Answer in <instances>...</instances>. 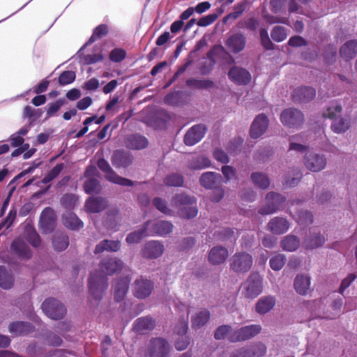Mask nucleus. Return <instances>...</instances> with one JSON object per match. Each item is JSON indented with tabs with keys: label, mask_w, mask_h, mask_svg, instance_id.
Instances as JSON below:
<instances>
[{
	"label": "nucleus",
	"mask_w": 357,
	"mask_h": 357,
	"mask_svg": "<svg viewBox=\"0 0 357 357\" xmlns=\"http://www.w3.org/2000/svg\"><path fill=\"white\" fill-rule=\"evenodd\" d=\"M229 77L238 84H247L251 79V75L246 70L234 67L229 72Z\"/></svg>",
	"instance_id": "obj_20"
},
{
	"label": "nucleus",
	"mask_w": 357,
	"mask_h": 357,
	"mask_svg": "<svg viewBox=\"0 0 357 357\" xmlns=\"http://www.w3.org/2000/svg\"><path fill=\"white\" fill-rule=\"evenodd\" d=\"M108 32V28L105 24H101L98 26H97L94 31L93 35L89 39L90 43H93L96 41L98 38L105 36Z\"/></svg>",
	"instance_id": "obj_53"
},
{
	"label": "nucleus",
	"mask_w": 357,
	"mask_h": 357,
	"mask_svg": "<svg viewBox=\"0 0 357 357\" xmlns=\"http://www.w3.org/2000/svg\"><path fill=\"white\" fill-rule=\"evenodd\" d=\"M154 326L153 320L149 317L139 318L135 322L134 328L138 333H144L146 330H150Z\"/></svg>",
	"instance_id": "obj_39"
},
{
	"label": "nucleus",
	"mask_w": 357,
	"mask_h": 357,
	"mask_svg": "<svg viewBox=\"0 0 357 357\" xmlns=\"http://www.w3.org/2000/svg\"><path fill=\"white\" fill-rule=\"evenodd\" d=\"M13 284V278L7 270L0 266V287L3 289H9Z\"/></svg>",
	"instance_id": "obj_42"
},
{
	"label": "nucleus",
	"mask_w": 357,
	"mask_h": 357,
	"mask_svg": "<svg viewBox=\"0 0 357 357\" xmlns=\"http://www.w3.org/2000/svg\"><path fill=\"white\" fill-rule=\"evenodd\" d=\"M11 249L13 253L21 259H27L31 256L29 248L20 238H17L13 242Z\"/></svg>",
	"instance_id": "obj_22"
},
{
	"label": "nucleus",
	"mask_w": 357,
	"mask_h": 357,
	"mask_svg": "<svg viewBox=\"0 0 357 357\" xmlns=\"http://www.w3.org/2000/svg\"><path fill=\"white\" fill-rule=\"evenodd\" d=\"M268 227L273 233L280 234L289 229V223L283 218H275L270 221Z\"/></svg>",
	"instance_id": "obj_26"
},
{
	"label": "nucleus",
	"mask_w": 357,
	"mask_h": 357,
	"mask_svg": "<svg viewBox=\"0 0 357 357\" xmlns=\"http://www.w3.org/2000/svg\"><path fill=\"white\" fill-rule=\"evenodd\" d=\"M42 310L47 316L52 319H59L66 313L64 306L56 299L47 298L42 304Z\"/></svg>",
	"instance_id": "obj_5"
},
{
	"label": "nucleus",
	"mask_w": 357,
	"mask_h": 357,
	"mask_svg": "<svg viewBox=\"0 0 357 357\" xmlns=\"http://www.w3.org/2000/svg\"><path fill=\"white\" fill-rule=\"evenodd\" d=\"M126 55V53L124 50L115 48L110 52L109 58L114 62H120L125 59Z\"/></svg>",
	"instance_id": "obj_57"
},
{
	"label": "nucleus",
	"mask_w": 357,
	"mask_h": 357,
	"mask_svg": "<svg viewBox=\"0 0 357 357\" xmlns=\"http://www.w3.org/2000/svg\"><path fill=\"white\" fill-rule=\"evenodd\" d=\"M262 45L268 50L272 48V43L269 39L268 31L265 29H261L259 31Z\"/></svg>",
	"instance_id": "obj_61"
},
{
	"label": "nucleus",
	"mask_w": 357,
	"mask_h": 357,
	"mask_svg": "<svg viewBox=\"0 0 357 357\" xmlns=\"http://www.w3.org/2000/svg\"><path fill=\"white\" fill-rule=\"evenodd\" d=\"M213 156L217 161L221 163H227L229 162L227 155L221 149H216L214 151Z\"/></svg>",
	"instance_id": "obj_62"
},
{
	"label": "nucleus",
	"mask_w": 357,
	"mask_h": 357,
	"mask_svg": "<svg viewBox=\"0 0 357 357\" xmlns=\"http://www.w3.org/2000/svg\"><path fill=\"white\" fill-rule=\"evenodd\" d=\"M245 38L242 34H235L227 41L228 47L234 52H238L245 47Z\"/></svg>",
	"instance_id": "obj_29"
},
{
	"label": "nucleus",
	"mask_w": 357,
	"mask_h": 357,
	"mask_svg": "<svg viewBox=\"0 0 357 357\" xmlns=\"http://www.w3.org/2000/svg\"><path fill=\"white\" fill-rule=\"evenodd\" d=\"M120 248V243L118 241L105 240L97 245L95 252L100 253L105 250L116 252Z\"/></svg>",
	"instance_id": "obj_38"
},
{
	"label": "nucleus",
	"mask_w": 357,
	"mask_h": 357,
	"mask_svg": "<svg viewBox=\"0 0 357 357\" xmlns=\"http://www.w3.org/2000/svg\"><path fill=\"white\" fill-rule=\"evenodd\" d=\"M305 137L299 134L292 136L289 139V150L303 153L307 149L305 144Z\"/></svg>",
	"instance_id": "obj_28"
},
{
	"label": "nucleus",
	"mask_w": 357,
	"mask_h": 357,
	"mask_svg": "<svg viewBox=\"0 0 357 357\" xmlns=\"http://www.w3.org/2000/svg\"><path fill=\"white\" fill-rule=\"evenodd\" d=\"M268 120L266 116L261 114L258 115L254 120L250 128V137L257 139L261 137L267 130Z\"/></svg>",
	"instance_id": "obj_13"
},
{
	"label": "nucleus",
	"mask_w": 357,
	"mask_h": 357,
	"mask_svg": "<svg viewBox=\"0 0 357 357\" xmlns=\"http://www.w3.org/2000/svg\"><path fill=\"white\" fill-rule=\"evenodd\" d=\"M75 79V73L73 71H65L60 75L59 82L61 85H66L72 83Z\"/></svg>",
	"instance_id": "obj_55"
},
{
	"label": "nucleus",
	"mask_w": 357,
	"mask_h": 357,
	"mask_svg": "<svg viewBox=\"0 0 357 357\" xmlns=\"http://www.w3.org/2000/svg\"><path fill=\"white\" fill-rule=\"evenodd\" d=\"M280 120L285 126L297 127L303 123V115L297 109H287L281 114Z\"/></svg>",
	"instance_id": "obj_10"
},
{
	"label": "nucleus",
	"mask_w": 357,
	"mask_h": 357,
	"mask_svg": "<svg viewBox=\"0 0 357 357\" xmlns=\"http://www.w3.org/2000/svg\"><path fill=\"white\" fill-rule=\"evenodd\" d=\"M77 198L74 195H66L62 197V204L68 208L74 207L77 203Z\"/></svg>",
	"instance_id": "obj_60"
},
{
	"label": "nucleus",
	"mask_w": 357,
	"mask_h": 357,
	"mask_svg": "<svg viewBox=\"0 0 357 357\" xmlns=\"http://www.w3.org/2000/svg\"><path fill=\"white\" fill-rule=\"evenodd\" d=\"M356 275L355 274H349L346 278H344L341 283L340 287V293L342 294L344 291L350 286V284L356 279Z\"/></svg>",
	"instance_id": "obj_63"
},
{
	"label": "nucleus",
	"mask_w": 357,
	"mask_h": 357,
	"mask_svg": "<svg viewBox=\"0 0 357 357\" xmlns=\"http://www.w3.org/2000/svg\"><path fill=\"white\" fill-rule=\"evenodd\" d=\"M263 290L262 278L258 273H252L241 285V294L248 298H255Z\"/></svg>",
	"instance_id": "obj_3"
},
{
	"label": "nucleus",
	"mask_w": 357,
	"mask_h": 357,
	"mask_svg": "<svg viewBox=\"0 0 357 357\" xmlns=\"http://www.w3.org/2000/svg\"><path fill=\"white\" fill-rule=\"evenodd\" d=\"M195 199L185 195H176L173 200L174 209L166 206L165 202L160 198L153 199L154 206L162 213L172 215L177 213L183 218H192L197 215V209Z\"/></svg>",
	"instance_id": "obj_1"
},
{
	"label": "nucleus",
	"mask_w": 357,
	"mask_h": 357,
	"mask_svg": "<svg viewBox=\"0 0 357 357\" xmlns=\"http://www.w3.org/2000/svg\"><path fill=\"white\" fill-rule=\"evenodd\" d=\"M220 179V176L214 172H205L200 178V183L206 188H213Z\"/></svg>",
	"instance_id": "obj_33"
},
{
	"label": "nucleus",
	"mask_w": 357,
	"mask_h": 357,
	"mask_svg": "<svg viewBox=\"0 0 357 357\" xmlns=\"http://www.w3.org/2000/svg\"><path fill=\"white\" fill-rule=\"evenodd\" d=\"M342 107L337 103H333L324 114V116L333 119V121L331 125V129L336 133H342L349 128V122L347 119L340 118L337 116L341 112Z\"/></svg>",
	"instance_id": "obj_4"
},
{
	"label": "nucleus",
	"mask_w": 357,
	"mask_h": 357,
	"mask_svg": "<svg viewBox=\"0 0 357 357\" xmlns=\"http://www.w3.org/2000/svg\"><path fill=\"white\" fill-rule=\"evenodd\" d=\"M284 198L279 194L270 192L266 197V206L260 209L262 214H271L280 209Z\"/></svg>",
	"instance_id": "obj_12"
},
{
	"label": "nucleus",
	"mask_w": 357,
	"mask_h": 357,
	"mask_svg": "<svg viewBox=\"0 0 357 357\" xmlns=\"http://www.w3.org/2000/svg\"><path fill=\"white\" fill-rule=\"evenodd\" d=\"M64 101L63 100H58L55 102L49 105V107L47 111V117L54 116L63 105Z\"/></svg>",
	"instance_id": "obj_59"
},
{
	"label": "nucleus",
	"mask_w": 357,
	"mask_h": 357,
	"mask_svg": "<svg viewBox=\"0 0 357 357\" xmlns=\"http://www.w3.org/2000/svg\"><path fill=\"white\" fill-rule=\"evenodd\" d=\"M275 302V298L273 296H263L258 300L256 304V311L261 314H266L273 308Z\"/></svg>",
	"instance_id": "obj_23"
},
{
	"label": "nucleus",
	"mask_w": 357,
	"mask_h": 357,
	"mask_svg": "<svg viewBox=\"0 0 357 357\" xmlns=\"http://www.w3.org/2000/svg\"><path fill=\"white\" fill-rule=\"evenodd\" d=\"M211 165L210 160L206 157L201 156L197 158L194 161H192L190 167L193 169H202L207 167H209Z\"/></svg>",
	"instance_id": "obj_47"
},
{
	"label": "nucleus",
	"mask_w": 357,
	"mask_h": 357,
	"mask_svg": "<svg viewBox=\"0 0 357 357\" xmlns=\"http://www.w3.org/2000/svg\"><path fill=\"white\" fill-rule=\"evenodd\" d=\"M252 182L259 188L266 189L270 185V181L268 176L262 173H253L251 176Z\"/></svg>",
	"instance_id": "obj_43"
},
{
	"label": "nucleus",
	"mask_w": 357,
	"mask_h": 357,
	"mask_svg": "<svg viewBox=\"0 0 357 357\" xmlns=\"http://www.w3.org/2000/svg\"><path fill=\"white\" fill-rule=\"evenodd\" d=\"M165 250L164 245L158 241H151L145 244L142 250V255L149 259H155L160 257Z\"/></svg>",
	"instance_id": "obj_15"
},
{
	"label": "nucleus",
	"mask_w": 357,
	"mask_h": 357,
	"mask_svg": "<svg viewBox=\"0 0 357 357\" xmlns=\"http://www.w3.org/2000/svg\"><path fill=\"white\" fill-rule=\"evenodd\" d=\"M130 279L124 278L118 281L114 287V298L117 301H121L126 294L128 289Z\"/></svg>",
	"instance_id": "obj_32"
},
{
	"label": "nucleus",
	"mask_w": 357,
	"mask_h": 357,
	"mask_svg": "<svg viewBox=\"0 0 357 357\" xmlns=\"http://www.w3.org/2000/svg\"><path fill=\"white\" fill-rule=\"evenodd\" d=\"M150 235H146L145 233H144V227H143V229L140 231H135V232H132L131 234H130L127 238H126V241L128 242V243H138L139 242V241L145 237V236H149Z\"/></svg>",
	"instance_id": "obj_56"
},
{
	"label": "nucleus",
	"mask_w": 357,
	"mask_h": 357,
	"mask_svg": "<svg viewBox=\"0 0 357 357\" xmlns=\"http://www.w3.org/2000/svg\"><path fill=\"white\" fill-rule=\"evenodd\" d=\"M229 335H235V331L231 328L230 326L225 325L220 326L215 333V338L217 340H222L227 338Z\"/></svg>",
	"instance_id": "obj_48"
},
{
	"label": "nucleus",
	"mask_w": 357,
	"mask_h": 357,
	"mask_svg": "<svg viewBox=\"0 0 357 357\" xmlns=\"http://www.w3.org/2000/svg\"><path fill=\"white\" fill-rule=\"evenodd\" d=\"M315 96V90L311 87L301 86L294 89L292 98L295 102H307Z\"/></svg>",
	"instance_id": "obj_21"
},
{
	"label": "nucleus",
	"mask_w": 357,
	"mask_h": 357,
	"mask_svg": "<svg viewBox=\"0 0 357 357\" xmlns=\"http://www.w3.org/2000/svg\"><path fill=\"white\" fill-rule=\"evenodd\" d=\"M282 248L288 252L295 251L300 245V241L297 237L288 236L282 241Z\"/></svg>",
	"instance_id": "obj_40"
},
{
	"label": "nucleus",
	"mask_w": 357,
	"mask_h": 357,
	"mask_svg": "<svg viewBox=\"0 0 357 357\" xmlns=\"http://www.w3.org/2000/svg\"><path fill=\"white\" fill-rule=\"evenodd\" d=\"M55 225V214L53 209L45 208L40 215V225L45 232L52 231Z\"/></svg>",
	"instance_id": "obj_19"
},
{
	"label": "nucleus",
	"mask_w": 357,
	"mask_h": 357,
	"mask_svg": "<svg viewBox=\"0 0 357 357\" xmlns=\"http://www.w3.org/2000/svg\"><path fill=\"white\" fill-rule=\"evenodd\" d=\"M310 278L307 275H298L294 280V289L301 295H305L310 290Z\"/></svg>",
	"instance_id": "obj_25"
},
{
	"label": "nucleus",
	"mask_w": 357,
	"mask_h": 357,
	"mask_svg": "<svg viewBox=\"0 0 357 357\" xmlns=\"http://www.w3.org/2000/svg\"><path fill=\"white\" fill-rule=\"evenodd\" d=\"M97 169L95 167H89L85 172V177L87 178L84 183L85 192L88 194L97 192L99 189V182L95 178L96 176Z\"/></svg>",
	"instance_id": "obj_17"
},
{
	"label": "nucleus",
	"mask_w": 357,
	"mask_h": 357,
	"mask_svg": "<svg viewBox=\"0 0 357 357\" xmlns=\"http://www.w3.org/2000/svg\"><path fill=\"white\" fill-rule=\"evenodd\" d=\"M271 37L274 40L281 42L287 38V33L282 26H277L273 29Z\"/></svg>",
	"instance_id": "obj_51"
},
{
	"label": "nucleus",
	"mask_w": 357,
	"mask_h": 357,
	"mask_svg": "<svg viewBox=\"0 0 357 357\" xmlns=\"http://www.w3.org/2000/svg\"><path fill=\"white\" fill-rule=\"evenodd\" d=\"M357 52V43L354 40H351L346 43L340 50V54L342 57L345 59H352Z\"/></svg>",
	"instance_id": "obj_36"
},
{
	"label": "nucleus",
	"mask_w": 357,
	"mask_h": 357,
	"mask_svg": "<svg viewBox=\"0 0 357 357\" xmlns=\"http://www.w3.org/2000/svg\"><path fill=\"white\" fill-rule=\"evenodd\" d=\"M222 172L226 179V181H229L235 176V170L231 166H223L222 167Z\"/></svg>",
	"instance_id": "obj_64"
},
{
	"label": "nucleus",
	"mask_w": 357,
	"mask_h": 357,
	"mask_svg": "<svg viewBox=\"0 0 357 357\" xmlns=\"http://www.w3.org/2000/svg\"><path fill=\"white\" fill-rule=\"evenodd\" d=\"M294 218L299 225H309L312 222V215L308 211H300L298 214L293 215Z\"/></svg>",
	"instance_id": "obj_49"
},
{
	"label": "nucleus",
	"mask_w": 357,
	"mask_h": 357,
	"mask_svg": "<svg viewBox=\"0 0 357 357\" xmlns=\"http://www.w3.org/2000/svg\"><path fill=\"white\" fill-rule=\"evenodd\" d=\"M148 145L147 139L140 135H133L129 139L128 146L133 149H142Z\"/></svg>",
	"instance_id": "obj_44"
},
{
	"label": "nucleus",
	"mask_w": 357,
	"mask_h": 357,
	"mask_svg": "<svg viewBox=\"0 0 357 357\" xmlns=\"http://www.w3.org/2000/svg\"><path fill=\"white\" fill-rule=\"evenodd\" d=\"M122 262L116 259H109L100 264V273H93L89 279L90 293L96 299H100L105 287V275H112L122 268Z\"/></svg>",
	"instance_id": "obj_2"
},
{
	"label": "nucleus",
	"mask_w": 357,
	"mask_h": 357,
	"mask_svg": "<svg viewBox=\"0 0 357 357\" xmlns=\"http://www.w3.org/2000/svg\"><path fill=\"white\" fill-rule=\"evenodd\" d=\"M63 169V164L56 165L52 170L49 172L47 175L43 178L44 183H47L56 178Z\"/></svg>",
	"instance_id": "obj_54"
},
{
	"label": "nucleus",
	"mask_w": 357,
	"mask_h": 357,
	"mask_svg": "<svg viewBox=\"0 0 357 357\" xmlns=\"http://www.w3.org/2000/svg\"><path fill=\"white\" fill-rule=\"evenodd\" d=\"M98 167L105 173V176L110 182L123 186H129L132 185L130 180L122 178L116 174L111 169L108 162L104 159H100L98 161Z\"/></svg>",
	"instance_id": "obj_8"
},
{
	"label": "nucleus",
	"mask_w": 357,
	"mask_h": 357,
	"mask_svg": "<svg viewBox=\"0 0 357 357\" xmlns=\"http://www.w3.org/2000/svg\"><path fill=\"white\" fill-rule=\"evenodd\" d=\"M218 18V15L213 13L202 17L197 22L199 26H207L213 24Z\"/></svg>",
	"instance_id": "obj_58"
},
{
	"label": "nucleus",
	"mask_w": 357,
	"mask_h": 357,
	"mask_svg": "<svg viewBox=\"0 0 357 357\" xmlns=\"http://www.w3.org/2000/svg\"><path fill=\"white\" fill-rule=\"evenodd\" d=\"M324 242V236L320 232L314 230L304 241L303 245L307 249H313L322 245Z\"/></svg>",
	"instance_id": "obj_27"
},
{
	"label": "nucleus",
	"mask_w": 357,
	"mask_h": 357,
	"mask_svg": "<svg viewBox=\"0 0 357 357\" xmlns=\"http://www.w3.org/2000/svg\"><path fill=\"white\" fill-rule=\"evenodd\" d=\"M24 237L29 243L33 247H38L40 243L38 235L31 225H27L25 228Z\"/></svg>",
	"instance_id": "obj_41"
},
{
	"label": "nucleus",
	"mask_w": 357,
	"mask_h": 357,
	"mask_svg": "<svg viewBox=\"0 0 357 357\" xmlns=\"http://www.w3.org/2000/svg\"><path fill=\"white\" fill-rule=\"evenodd\" d=\"M173 225L167 221H149L144 225V233L150 236H165L172 231Z\"/></svg>",
	"instance_id": "obj_7"
},
{
	"label": "nucleus",
	"mask_w": 357,
	"mask_h": 357,
	"mask_svg": "<svg viewBox=\"0 0 357 357\" xmlns=\"http://www.w3.org/2000/svg\"><path fill=\"white\" fill-rule=\"evenodd\" d=\"M259 325H250L235 331V335H229L228 340L230 342L243 341L251 338L261 331Z\"/></svg>",
	"instance_id": "obj_11"
},
{
	"label": "nucleus",
	"mask_w": 357,
	"mask_h": 357,
	"mask_svg": "<svg viewBox=\"0 0 357 357\" xmlns=\"http://www.w3.org/2000/svg\"><path fill=\"white\" fill-rule=\"evenodd\" d=\"M285 264V258L282 255H277L270 259V266L275 271L280 270Z\"/></svg>",
	"instance_id": "obj_50"
},
{
	"label": "nucleus",
	"mask_w": 357,
	"mask_h": 357,
	"mask_svg": "<svg viewBox=\"0 0 357 357\" xmlns=\"http://www.w3.org/2000/svg\"><path fill=\"white\" fill-rule=\"evenodd\" d=\"M210 318V312L207 310H202L192 316V326L193 328H199L205 325Z\"/></svg>",
	"instance_id": "obj_30"
},
{
	"label": "nucleus",
	"mask_w": 357,
	"mask_h": 357,
	"mask_svg": "<svg viewBox=\"0 0 357 357\" xmlns=\"http://www.w3.org/2000/svg\"><path fill=\"white\" fill-rule=\"evenodd\" d=\"M63 222L66 227H68L71 229H78L82 227V222L74 213L71 212H68L63 215Z\"/></svg>",
	"instance_id": "obj_37"
},
{
	"label": "nucleus",
	"mask_w": 357,
	"mask_h": 357,
	"mask_svg": "<svg viewBox=\"0 0 357 357\" xmlns=\"http://www.w3.org/2000/svg\"><path fill=\"white\" fill-rule=\"evenodd\" d=\"M153 289V284L150 280L140 278L135 282L133 294L139 298L149 296Z\"/></svg>",
	"instance_id": "obj_16"
},
{
	"label": "nucleus",
	"mask_w": 357,
	"mask_h": 357,
	"mask_svg": "<svg viewBox=\"0 0 357 357\" xmlns=\"http://www.w3.org/2000/svg\"><path fill=\"white\" fill-rule=\"evenodd\" d=\"M206 128L202 125L191 128L185 135L184 142L188 146H193L199 142L205 134Z\"/></svg>",
	"instance_id": "obj_18"
},
{
	"label": "nucleus",
	"mask_w": 357,
	"mask_h": 357,
	"mask_svg": "<svg viewBox=\"0 0 357 357\" xmlns=\"http://www.w3.org/2000/svg\"><path fill=\"white\" fill-rule=\"evenodd\" d=\"M52 243L55 250L61 251L68 247V238L66 235L60 234L54 236Z\"/></svg>",
	"instance_id": "obj_46"
},
{
	"label": "nucleus",
	"mask_w": 357,
	"mask_h": 357,
	"mask_svg": "<svg viewBox=\"0 0 357 357\" xmlns=\"http://www.w3.org/2000/svg\"><path fill=\"white\" fill-rule=\"evenodd\" d=\"M305 167L312 172H319L326 165V159L324 155L307 151L304 158Z\"/></svg>",
	"instance_id": "obj_9"
},
{
	"label": "nucleus",
	"mask_w": 357,
	"mask_h": 357,
	"mask_svg": "<svg viewBox=\"0 0 357 357\" xmlns=\"http://www.w3.org/2000/svg\"><path fill=\"white\" fill-rule=\"evenodd\" d=\"M183 178L176 174L169 175L165 179V183L169 186H180L183 184Z\"/></svg>",
	"instance_id": "obj_52"
},
{
	"label": "nucleus",
	"mask_w": 357,
	"mask_h": 357,
	"mask_svg": "<svg viewBox=\"0 0 357 357\" xmlns=\"http://www.w3.org/2000/svg\"><path fill=\"white\" fill-rule=\"evenodd\" d=\"M150 353L151 357H168L169 346L168 343L162 338L154 339L151 342Z\"/></svg>",
	"instance_id": "obj_14"
},
{
	"label": "nucleus",
	"mask_w": 357,
	"mask_h": 357,
	"mask_svg": "<svg viewBox=\"0 0 357 357\" xmlns=\"http://www.w3.org/2000/svg\"><path fill=\"white\" fill-rule=\"evenodd\" d=\"M227 257V250L223 247L217 246L209 252L208 260L213 264H220L226 260Z\"/></svg>",
	"instance_id": "obj_24"
},
{
	"label": "nucleus",
	"mask_w": 357,
	"mask_h": 357,
	"mask_svg": "<svg viewBox=\"0 0 357 357\" xmlns=\"http://www.w3.org/2000/svg\"><path fill=\"white\" fill-rule=\"evenodd\" d=\"M107 205V202L102 198H90L85 204L86 210L90 213H98L103 210Z\"/></svg>",
	"instance_id": "obj_31"
},
{
	"label": "nucleus",
	"mask_w": 357,
	"mask_h": 357,
	"mask_svg": "<svg viewBox=\"0 0 357 357\" xmlns=\"http://www.w3.org/2000/svg\"><path fill=\"white\" fill-rule=\"evenodd\" d=\"M131 162V159L127 153L122 151H116L112 157V163L117 167H126Z\"/></svg>",
	"instance_id": "obj_35"
},
{
	"label": "nucleus",
	"mask_w": 357,
	"mask_h": 357,
	"mask_svg": "<svg viewBox=\"0 0 357 357\" xmlns=\"http://www.w3.org/2000/svg\"><path fill=\"white\" fill-rule=\"evenodd\" d=\"M252 265V257L245 252L236 253L230 259L231 268L236 273L247 272Z\"/></svg>",
	"instance_id": "obj_6"
},
{
	"label": "nucleus",
	"mask_w": 357,
	"mask_h": 357,
	"mask_svg": "<svg viewBox=\"0 0 357 357\" xmlns=\"http://www.w3.org/2000/svg\"><path fill=\"white\" fill-rule=\"evenodd\" d=\"M266 352V347L263 344L259 343L251 347L249 351L241 354L242 357H259Z\"/></svg>",
	"instance_id": "obj_45"
},
{
	"label": "nucleus",
	"mask_w": 357,
	"mask_h": 357,
	"mask_svg": "<svg viewBox=\"0 0 357 357\" xmlns=\"http://www.w3.org/2000/svg\"><path fill=\"white\" fill-rule=\"evenodd\" d=\"M32 331V326L24 322H15L10 325L9 331L15 335H25Z\"/></svg>",
	"instance_id": "obj_34"
}]
</instances>
